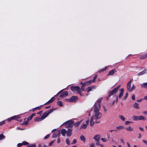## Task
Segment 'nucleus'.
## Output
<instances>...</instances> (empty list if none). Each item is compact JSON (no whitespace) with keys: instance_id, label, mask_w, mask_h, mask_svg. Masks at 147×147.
<instances>
[{"instance_id":"49530a36","label":"nucleus","mask_w":147,"mask_h":147,"mask_svg":"<svg viewBox=\"0 0 147 147\" xmlns=\"http://www.w3.org/2000/svg\"><path fill=\"white\" fill-rule=\"evenodd\" d=\"M103 108L104 112L106 113L107 111V109L105 106H103Z\"/></svg>"},{"instance_id":"7c9ffc66","label":"nucleus","mask_w":147,"mask_h":147,"mask_svg":"<svg viewBox=\"0 0 147 147\" xmlns=\"http://www.w3.org/2000/svg\"><path fill=\"white\" fill-rule=\"evenodd\" d=\"M22 145H29V143L26 141H24L22 143Z\"/></svg>"},{"instance_id":"a19ab883","label":"nucleus","mask_w":147,"mask_h":147,"mask_svg":"<svg viewBox=\"0 0 147 147\" xmlns=\"http://www.w3.org/2000/svg\"><path fill=\"white\" fill-rule=\"evenodd\" d=\"M65 100L67 102H71V98L69 99H65Z\"/></svg>"},{"instance_id":"4c0bfd02","label":"nucleus","mask_w":147,"mask_h":147,"mask_svg":"<svg viewBox=\"0 0 147 147\" xmlns=\"http://www.w3.org/2000/svg\"><path fill=\"white\" fill-rule=\"evenodd\" d=\"M57 104L59 106H62V104L61 101H58L57 102Z\"/></svg>"},{"instance_id":"bb28decb","label":"nucleus","mask_w":147,"mask_h":147,"mask_svg":"<svg viewBox=\"0 0 147 147\" xmlns=\"http://www.w3.org/2000/svg\"><path fill=\"white\" fill-rule=\"evenodd\" d=\"M119 117L122 121H125V117H124L123 116H122V115H119Z\"/></svg>"},{"instance_id":"20e7f679","label":"nucleus","mask_w":147,"mask_h":147,"mask_svg":"<svg viewBox=\"0 0 147 147\" xmlns=\"http://www.w3.org/2000/svg\"><path fill=\"white\" fill-rule=\"evenodd\" d=\"M55 109H51L48 110L45 112L42 116L43 119H44L50 113L52 112Z\"/></svg>"},{"instance_id":"f704fd0d","label":"nucleus","mask_w":147,"mask_h":147,"mask_svg":"<svg viewBox=\"0 0 147 147\" xmlns=\"http://www.w3.org/2000/svg\"><path fill=\"white\" fill-rule=\"evenodd\" d=\"M92 89V87H88L87 88V91L88 92H89Z\"/></svg>"},{"instance_id":"4468645a","label":"nucleus","mask_w":147,"mask_h":147,"mask_svg":"<svg viewBox=\"0 0 147 147\" xmlns=\"http://www.w3.org/2000/svg\"><path fill=\"white\" fill-rule=\"evenodd\" d=\"M140 86L142 88L147 89V82L141 84Z\"/></svg>"},{"instance_id":"39448f33","label":"nucleus","mask_w":147,"mask_h":147,"mask_svg":"<svg viewBox=\"0 0 147 147\" xmlns=\"http://www.w3.org/2000/svg\"><path fill=\"white\" fill-rule=\"evenodd\" d=\"M89 119H88L86 122V123H83L82 125L81 126L80 129H85L87 127V125L88 124L89 122Z\"/></svg>"},{"instance_id":"6e6d98bb","label":"nucleus","mask_w":147,"mask_h":147,"mask_svg":"<svg viewBox=\"0 0 147 147\" xmlns=\"http://www.w3.org/2000/svg\"><path fill=\"white\" fill-rule=\"evenodd\" d=\"M128 93L127 92L126 94V95H125V96L124 97V99H126L127 98V96H128Z\"/></svg>"},{"instance_id":"09e8293b","label":"nucleus","mask_w":147,"mask_h":147,"mask_svg":"<svg viewBox=\"0 0 147 147\" xmlns=\"http://www.w3.org/2000/svg\"><path fill=\"white\" fill-rule=\"evenodd\" d=\"M28 121H25L23 123V124L24 125H26L28 124Z\"/></svg>"},{"instance_id":"c85d7f7f","label":"nucleus","mask_w":147,"mask_h":147,"mask_svg":"<svg viewBox=\"0 0 147 147\" xmlns=\"http://www.w3.org/2000/svg\"><path fill=\"white\" fill-rule=\"evenodd\" d=\"M132 119L134 121H137L138 120V117L135 115H134L132 117Z\"/></svg>"},{"instance_id":"338daca9","label":"nucleus","mask_w":147,"mask_h":147,"mask_svg":"<svg viewBox=\"0 0 147 147\" xmlns=\"http://www.w3.org/2000/svg\"><path fill=\"white\" fill-rule=\"evenodd\" d=\"M139 136L138 137V138H141V134H140V133H139Z\"/></svg>"},{"instance_id":"a211bd4d","label":"nucleus","mask_w":147,"mask_h":147,"mask_svg":"<svg viewBox=\"0 0 147 147\" xmlns=\"http://www.w3.org/2000/svg\"><path fill=\"white\" fill-rule=\"evenodd\" d=\"M109 137L107 135V137L106 138H102V141L103 142H106L109 140Z\"/></svg>"},{"instance_id":"c03bdc74","label":"nucleus","mask_w":147,"mask_h":147,"mask_svg":"<svg viewBox=\"0 0 147 147\" xmlns=\"http://www.w3.org/2000/svg\"><path fill=\"white\" fill-rule=\"evenodd\" d=\"M131 123V122L130 121H126L125 122V125H128L129 123Z\"/></svg>"},{"instance_id":"423d86ee","label":"nucleus","mask_w":147,"mask_h":147,"mask_svg":"<svg viewBox=\"0 0 147 147\" xmlns=\"http://www.w3.org/2000/svg\"><path fill=\"white\" fill-rule=\"evenodd\" d=\"M118 90L116 88H114L111 91L109 92V96H111L114 94L116 93L118 91Z\"/></svg>"},{"instance_id":"5701e85b","label":"nucleus","mask_w":147,"mask_h":147,"mask_svg":"<svg viewBox=\"0 0 147 147\" xmlns=\"http://www.w3.org/2000/svg\"><path fill=\"white\" fill-rule=\"evenodd\" d=\"M72 121H71V120H69V121H66L64 123H63V124L61 125V126L63 125H67V124H70L72 123Z\"/></svg>"},{"instance_id":"774afa93","label":"nucleus","mask_w":147,"mask_h":147,"mask_svg":"<svg viewBox=\"0 0 147 147\" xmlns=\"http://www.w3.org/2000/svg\"><path fill=\"white\" fill-rule=\"evenodd\" d=\"M127 146L128 147H131L130 144L129 143L127 142Z\"/></svg>"},{"instance_id":"9b49d317","label":"nucleus","mask_w":147,"mask_h":147,"mask_svg":"<svg viewBox=\"0 0 147 147\" xmlns=\"http://www.w3.org/2000/svg\"><path fill=\"white\" fill-rule=\"evenodd\" d=\"M116 72V71L115 69H112L109 72V74L107 76H112Z\"/></svg>"},{"instance_id":"cd10ccee","label":"nucleus","mask_w":147,"mask_h":147,"mask_svg":"<svg viewBox=\"0 0 147 147\" xmlns=\"http://www.w3.org/2000/svg\"><path fill=\"white\" fill-rule=\"evenodd\" d=\"M20 118V117L19 115H16L12 117V118L13 119L17 120Z\"/></svg>"},{"instance_id":"dca6fc26","label":"nucleus","mask_w":147,"mask_h":147,"mask_svg":"<svg viewBox=\"0 0 147 147\" xmlns=\"http://www.w3.org/2000/svg\"><path fill=\"white\" fill-rule=\"evenodd\" d=\"M94 119V117H91L90 121V125L91 126H92L94 124V122L93 121V120Z\"/></svg>"},{"instance_id":"aec40b11","label":"nucleus","mask_w":147,"mask_h":147,"mask_svg":"<svg viewBox=\"0 0 147 147\" xmlns=\"http://www.w3.org/2000/svg\"><path fill=\"white\" fill-rule=\"evenodd\" d=\"M134 107L136 109H139V104L136 102H135L134 105Z\"/></svg>"},{"instance_id":"bf43d9fd","label":"nucleus","mask_w":147,"mask_h":147,"mask_svg":"<svg viewBox=\"0 0 147 147\" xmlns=\"http://www.w3.org/2000/svg\"><path fill=\"white\" fill-rule=\"evenodd\" d=\"M77 142V141L76 140L74 139L73 140V143L72 144H75Z\"/></svg>"},{"instance_id":"a878e982","label":"nucleus","mask_w":147,"mask_h":147,"mask_svg":"<svg viewBox=\"0 0 147 147\" xmlns=\"http://www.w3.org/2000/svg\"><path fill=\"white\" fill-rule=\"evenodd\" d=\"M80 139L84 142H85L86 139L85 137L83 135H81L80 136Z\"/></svg>"},{"instance_id":"79ce46f5","label":"nucleus","mask_w":147,"mask_h":147,"mask_svg":"<svg viewBox=\"0 0 147 147\" xmlns=\"http://www.w3.org/2000/svg\"><path fill=\"white\" fill-rule=\"evenodd\" d=\"M96 144L97 146L100 145V142L99 141H96Z\"/></svg>"},{"instance_id":"c756f323","label":"nucleus","mask_w":147,"mask_h":147,"mask_svg":"<svg viewBox=\"0 0 147 147\" xmlns=\"http://www.w3.org/2000/svg\"><path fill=\"white\" fill-rule=\"evenodd\" d=\"M27 147H36V145L35 144H31L27 146Z\"/></svg>"},{"instance_id":"13d9d810","label":"nucleus","mask_w":147,"mask_h":147,"mask_svg":"<svg viewBox=\"0 0 147 147\" xmlns=\"http://www.w3.org/2000/svg\"><path fill=\"white\" fill-rule=\"evenodd\" d=\"M121 85H119L117 87L115 88L116 89H117V90H118L119 88H120Z\"/></svg>"},{"instance_id":"58836bf2","label":"nucleus","mask_w":147,"mask_h":147,"mask_svg":"<svg viewBox=\"0 0 147 147\" xmlns=\"http://www.w3.org/2000/svg\"><path fill=\"white\" fill-rule=\"evenodd\" d=\"M32 116H30L27 118V121H30V120H31L32 119Z\"/></svg>"},{"instance_id":"9d476101","label":"nucleus","mask_w":147,"mask_h":147,"mask_svg":"<svg viewBox=\"0 0 147 147\" xmlns=\"http://www.w3.org/2000/svg\"><path fill=\"white\" fill-rule=\"evenodd\" d=\"M124 128V127L122 125H120L117 127L116 129L115 130V131H117L121 129H122Z\"/></svg>"},{"instance_id":"f3484780","label":"nucleus","mask_w":147,"mask_h":147,"mask_svg":"<svg viewBox=\"0 0 147 147\" xmlns=\"http://www.w3.org/2000/svg\"><path fill=\"white\" fill-rule=\"evenodd\" d=\"M78 99V98L76 96H72L71 98V99L72 102H75Z\"/></svg>"},{"instance_id":"052dcab7","label":"nucleus","mask_w":147,"mask_h":147,"mask_svg":"<svg viewBox=\"0 0 147 147\" xmlns=\"http://www.w3.org/2000/svg\"><path fill=\"white\" fill-rule=\"evenodd\" d=\"M60 139L59 138H58L57 139V142L58 143H60Z\"/></svg>"},{"instance_id":"ddd939ff","label":"nucleus","mask_w":147,"mask_h":147,"mask_svg":"<svg viewBox=\"0 0 147 147\" xmlns=\"http://www.w3.org/2000/svg\"><path fill=\"white\" fill-rule=\"evenodd\" d=\"M147 71V70L146 69H145L143 71H142L139 73L137 75L139 76L142 75H143L145 74Z\"/></svg>"},{"instance_id":"864d4df0","label":"nucleus","mask_w":147,"mask_h":147,"mask_svg":"<svg viewBox=\"0 0 147 147\" xmlns=\"http://www.w3.org/2000/svg\"><path fill=\"white\" fill-rule=\"evenodd\" d=\"M5 123V122L4 121H3L1 122H0V125H2L3 124H4Z\"/></svg>"},{"instance_id":"a18cd8bd","label":"nucleus","mask_w":147,"mask_h":147,"mask_svg":"<svg viewBox=\"0 0 147 147\" xmlns=\"http://www.w3.org/2000/svg\"><path fill=\"white\" fill-rule=\"evenodd\" d=\"M94 143H91L90 144V147H94Z\"/></svg>"},{"instance_id":"7ed1b4c3","label":"nucleus","mask_w":147,"mask_h":147,"mask_svg":"<svg viewBox=\"0 0 147 147\" xmlns=\"http://www.w3.org/2000/svg\"><path fill=\"white\" fill-rule=\"evenodd\" d=\"M131 80H130L127 84V89L129 92H131L136 88V87L134 84L133 85L132 88H131Z\"/></svg>"},{"instance_id":"393cba45","label":"nucleus","mask_w":147,"mask_h":147,"mask_svg":"<svg viewBox=\"0 0 147 147\" xmlns=\"http://www.w3.org/2000/svg\"><path fill=\"white\" fill-rule=\"evenodd\" d=\"M147 57V54H146L142 56L140 59H143L146 58Z\"/></svg>"},{"instance_id":"69168bd1","label":"nucleus","mask_w":147,"mask_h":147,"mask_svg":"<svg viewBox=\"0 0 147 147\" xmlns=\"http://www.w3.org/2000/svg\"><path fill=\"white\" fill-rule=\"evenodd\" d=\"M139 128L140 129V130H141V131H144V129L140 127H139Z\"/></svg>"},{"instance_id":"6e6552de","label":"nucleus","mask_w":147,"mask_h":147,"mask_svg":"<svg viewBox=\"0 0 147 147\" xmlns=\"http://www.w3.org/2000/svg\"><path fill=\"white\" fill-rule=\"evenodd\" d=\"M71 90L73 91H79L80 90V88L78 86H72L71 87Z\"/></svg>"},{"instance_id":"de8ad7c7","label":"nucleus","mask_w":147,"mask_h":147,"mask_svg":"<svg viewBox=\"0 0 147 147\" xmlns=\"http://www.w3.org/2000/svg\"><path fill=\"white\" fill-rule=\"evenodd\" d=\"M107 69V67H105L104 68L102 69V71L106 70Z\"/></svg>"},{"instance_id":"b1692460","label":"nucleus","mask_w":147,"mask_h":147,"mask_svg":"<svg viewBox=\"0 0 147 147\" xmlns=\"http://www.w3.org/2000/svg\"><path fill=\"white\" fill-rule=\"evenodd\" d=\"M125 129L128 131H131L133 130V128L131 126H129L125 128Z\"/></svg>"},{"instance_id":"0eeeda50","label":"nucleus","mask_w":147,"mask_h":147,"mask_svg":"<svg viewBox=\"0 0 147 147\" xmlns=\"http://www.w3.org/2000/svg\"><path fill=\"white\" fill-rule=\"evenodd\" d=\"M60 134V130H57L53 135V138H56Z\"/></svg>"},{"instance_id":"3c124183","label":"nucleus","mask_w":147,"mask_h":147,"mask_svg":"<svg viewBox=\"0 0 147 147\" xmlns=\"http://www.w3.org/2000/svg\"><path fill=\"white\" fill-rule=\"evenodd\" d=\"M22 143H19L18 144L17 146L18 147H20L22 146Z\"/></svg>"},{"instance_id":"5fc2aeb1","label":"nucleus","mask_w":147,"mask_h":147,"mask_svg":"<svg viewBox=\"0 0 147 147\" xmlns=\"http://www.w3.org/2000/svg\"><path fill=\"white\" fill-rule=\"evenodd\" d=\"M13 119L12 118V117H11L9 119H8L7 120V121H9V122H10V121L11 120H13Z\"/></svg>"},{"instance_id":"1a4fd4ad","label":"nucleus","mask_w":147,"mask_h":147,"mask_svg":"<svg viewBox=\"0 0 147 147\" xmlns=\"http://www.w3.org/2000/svg\"><path fill=\"white\" fill-rule=\"evenodd\" d=\"M100 138V135H95L94 138L93 139L95 140L96 141H99V140Z\"/></svg>"},{"instance_id":"c9c22d12","label":"nucleus","mask_w":147,"mask_h":147,"mask_svg":"<svg viewBox=\"0 0 147 147\" xmlns=\"http://www.w3.org/2000/svg\"><path fill=\"white\" fill-rule=\"evenodd\" d=\"M66 143L68 145L70 144V142L69 140L68 139H67L66 140Z\"/></svg>"},{"instance_id":"72a5a7b5","label":"nucleus","mask_w":147,"mask_h":147,"mask_svg":"<svg viewBox=\"0 0 147 147\" xmlns=\"http://www.w3.org/2000/svg\"><path fill=\"white\" fill-rule=\"evenodd\" d=\"M118 97L117 96L116 100H114L113 101L112 103V105H113L116 102V103H117L118 102Z\"/></svg>"},{"instance_id":"2eb2a0df","label":"nucleus","mask_w":147,"mask_h":147,"mask_svg":"<svg viewBox=\"0 0 147 147\" xmlns=\"http://www.w3.org/2000/svg\"><path fill=\"white\" fill-rule=\"evenodd\" d=\"M82 120L78 121H77L75 123H73V124L76 127H78L82 121Z\"/></svg>"},{"instance_id":"e2e57ef3","label":"nucleus","mask_w":147,"mask_h":147,"mask_svg":"<svg viewBox=\"0 0 147 147\" xmlns=\"http://www.w3.org/2000/svg\"><path fill=\"white\" fill-rule=\"evenodd\" d=\"M143 99L147 100V96H145L143 98Z\"/></svg>"},{"instance_id":"f8f14e48","label":"nucleus","mask_w":147,"mask_h":147,"mask_svg":"<svg viewBox=\"0 0 147 147\" xmlns=\"http://www.w3.org/2000/svg\"><path fill=\"white\" fill-rule=\"evenodd\" d=\"M121 92L120 93L118 97L119 98H121L123 96V94L124 93V89L123 88H122L120 89Z\"/></svg>"},{"instance_id":"2f4dec72","label":"nucleus","mask_w":147,"mask_h":147,"mask_svg":"<svg viewBox=\"0 0 147 147\" xmlns=\"http://www.w3.org/2000/svg\"><path fill=\"white\" fill-rule=\"evenodd\" d=\"M73 123L72 122L71 123L69 124L67 126V127H70V128H72L73 126Z\"/></svg>"},{"instance_id":"8fccbe9b","label":"nucleus","mask_w":147,"mask_h":147,"mask_svg":"<svg viewBox=\"0 0 147 147\" xmlns=\"http://www.w3.org/2000/svg\"><path fill=\"white\" fill-rule=\"evenodd\" d=\"M131 98H132V99L133 100H135V96L134 95H132V97H131Z\"/></svg>"},{"instance_id":"680f3d73","label":"nucleus","mask_w":147,"mask_h":147,"mask_svg":"<svg viewBox=\"0 0 147 147\" xmlns=\"http://www.w3.org/2000/svg\"><path fill=\"white\" fill-rule=\"evenodd\" d=\"M64 96H65L63 94H61L60 95V97L61 98H63V97H64Z\"/></svg>"},{"instance_id":"0e129e2a","label":"nucleus","mask_w":147,"mask_h":147,"mask_svg":"<svg viewBox=\"0 0 147 147\" xmlns=\"http://www.w3.org/2000/svg\"><path fill=\"white\" fill-rule=\"evenodd\" d=\"M38 147H42V145L41 143H40L39 144Z\"/></svg>"},{"instance_id":"37998d69","label":"nucleus","mask_w":147,"mask_h":147,"mask_svg":"<svg viewBox=\"0 0 147 147\" xmlns=\"http://www.w3.org/2000/svg\"><path fill=\"white\" fill-rule=\"evenodd\" d=\"M55 141V140H54L52 141L51 142H50L49 143V146H51L52 145V144L54 143V142Z\"/></svg>"},{"instance_id":"e433bc0d","label":"nucleus","mask_w":147,"mask_h":147,"mask_svg":"<svg viewBox=\"0 0 147 147\" xmlns=\"http://www.w3.org/2000/svg\"><path fill=\"white\" fill-rule=\"evenodd\" d=\"M96 77H97L96 76H94V78L93 81H92V80L90 81H89L90 83H92V82H94L95 81V80L96 79Z\"/></svg>"},{"instance_id":"f03ea898","label":"nucleus","mask_w":147,"mask_h":147,"mask_svg":"<svg viewBox=\"0 0 147 147\" xmlns=\"http://www.w3.org/2000/svg\"><path fill=\"white\" fill-rule=\"evenodd\" d=\"M62 135L63 136H65V134H67V136H70L72 134V130L70 129H68L67 131L65 129H62L60 131Z\"/></svg>"},{"instance_id":"f257e3e1","label":"nucleus","mask_w":147,"mask_h":147,"mask_svg":"<svg viewBox=\"0 0 147 147\" xmlns=\"http://www.w3.org/2000/svg\"><path fill=\"white\" fill-rule=\"evenodd\" d=\"M101 99L100 98L98 99L97 102V104L95 105L94 107V111L95 112V119L97 120L100 118V116L98 115L100 114V113L98 111H99V109L97 107V105L98 106L100 107L101 105Z\"/></svg>"},{"instance_id":"412c9836","label":"nucleus","mask_w":147,"mask_h":147,"mask_svg":"<svg viewBox=\"0 0 147 147\" xmlns=\"http://www.w3.org/2000/svg\"><path fill=\"white\" fill-rule=\"evenodd\" d=\"M43 120V119L42 117L41 118L37 117L34 119V121H40Z\"/></svg>"},{"instance_id":"4d7b16f0","label":"nucleus","mask_w":147,"mask_h":147,"mask_svg":"<svg viewBox=\"0 0 147 147\" xmlns=\"http://www.w3.org/2000/svg\"><path fill=\"white\" fill-rule=\"evenodd\" d=\"M143 113L144 114L147 115V111H144L143 112Z\"/></svg>"},{"instance_id":"473e14b6","label":"nucleus","mask_w":147,"mask_h":147,"mask_svg":"<svg viewBox=\"0 0 147 147\" xmlns=\"http://www.w3.org/2000/svg\"><path fill=\"white\" fill-rule=\"evenodd\" d=\"M5 136L3 134L0 135V140H1L5 138Z\"/></svg>"},{"instance_id":"603ef678","label":"nucleus","mask_w":147,"mask_h":147,"mask_svg":"<svg viewBox=\"0 0 147 147\" xmlns=\"http://www.w3.org/2000/svg\"><path fill=\"white\" fill-rule=\"evenodd\" d=\"M49 135H47L45 137L44 139H47L49 138Z\"/></svg>"},{"instance_id":"6ab92c4d","label":"nucleus","mask_w":147,"mask_h":147,"mask_svg":"<svg viewBox=\"0 0 147 147\" xmlns=\"http://www.w3.org/2000/svg\"><path fill=\"white\" fill-rule=\"evenodd\" d=\"M146 119V118L143 116L140 115L138 117V120H145Z\"/></svg>"},{"instance_id":"4be33fe9","label":"nucleus","mask_w":147,"mask_h":147,"mask_svg":"<svg viewBox=\"0 0 147 147\" xmlns=\"http://www.w3.org/2000/svg\"><path fill=\"white\" fill-rule=\"evenodd\" d=\"M55 100V98L54 97H52L50 100L46 103L45 105L47 104H48L51 103L53 102Z\"/></svg>"},{"instance_id":"ea45409f","label":"nucleus","mask_w":147,"mask_h":147,"mask_svg":"<svg viewBox=\"0 0 147 147\" xmlns=\"http://www.w3.org/2000/svg\"><path fill=\"white\" fill-rule=\"evenodd\" d=\"M63 94H64V95L65 96H67L68 95V93L67 92V91H65L64 92Z\"/></svg>"}]
</instances>
